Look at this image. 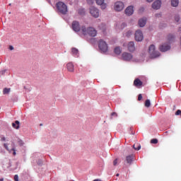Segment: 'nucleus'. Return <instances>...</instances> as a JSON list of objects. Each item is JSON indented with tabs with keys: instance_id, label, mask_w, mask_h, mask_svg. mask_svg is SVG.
I'll use <instances>...</instances> for the list:
<instances>
[{
	"instance_id": "1",
	"label": "nucleus",
	"mask_w": 181,
	"mask_h": 181,
	"mask_svg": "<svg viewBox=\"0 0 181 181\" xmlns=\"http://www.w3.org/2000/svg\"><path fill=\"white\" fill-rule=\"evenodd\" d=\"M81 33L84 35H89L92 37H95L97 36V30L94 29L93 27L86 28V26L83 25L81 27Z\"/></svg>"
},
{
	"instance_id": "2",
	"label": "nucleus",
	"mask_w": 181,
	"mask_h": 181,
	"mask_svg": "<svg viewBox=\"0 0 181 181\" xmlns=\"http://www.w3.org/2000/svg\"><path fill=\"white\" fill-rule=\"evenodd\" d=\"M56 8L58 12H59V13H62V15H67V13L69 12V9L67 8V5L63 3V1L57 2L56 4Z\"/></svg>"
},
{
	"instance_id": "3",
	"label": "nucleus",
	"mask_w": 181,
	"mask_h": 181,
	"mask_svg": "<svg viewBox=\"0 0 181 181\" xmlns=\"http://www.w3.org/2000/svg\"><path fill=\"white\" fill-rule=\"evenodd\" d=\"M148 53L151 59H156V57H159V56H160V53L156 51L155 45H150L148 48Z\"/></svg>"
},
{
	"instance_id": "4",
	"label": "nucleus",
	"mask_w": 181,
	"mask_h": 181,
	"mask_svg": "<svg viewBox=\"0 0 181 181\" xmlns=\"http://www.w3.org/2000/svg\"><path fill=\"white\" fill-rule=\"evenodd\" d=\"M98 47L103 53H105L108 50V45H107V42L103 40L99 41Z\"/></svg>"
},
{
	"instance_id": "5",
	"label": "nucleus",
	"mask_w": 181,
	"mask_h": 181,
	"mask_svg": "<svg viewBox=\"0 0 181 181\" xmlns=\"http://www.w3.org/2000/svg\"><path fill=\"white\" fill-rule=\"evenodd\" d=\"M90 13L93 16V18H98V16H100V11H98V8L94 6L90 7Z\"/></svg>"
},
{
	"instance_id": "6",
	"label": "nucleus",
	"mask_w": 181,
	"mask_h": 181,
	"mask_svg": "<svg viewBox=\"0 0 181 181\" xmlns=\"http://www.w3.org/2000/svg\"><path fill=\"white\" fill-rule=\"evenodd\" d=\"M71 28L74 32H81V28L80 27V23L78 21H73L71 24Z\"/></svg>"
},
{
	"instance_id": "7",
	"label": "nucleus",
	"mask_w": 181,
	"mask_h": 181,
	"mask_svg": "<svg viewBox=\"0 0 181 181\" xmlns=\"http://www.w3.org/2000/svg\"><path fill=\"white\" fill-rule=\"evenodd\" d=\"M135 40L136 42H142L144 40V34H142V31L138 30L135 33Z\"/></svg>"
},
{
	"instance_id": "8",
	"label": "nucleus",
	"mask_w": 181,
	"mask_h": 181,
	"mask_svg": "<svg viewBox=\"0 0 181 181\" xmlns=\"http://www.w3.org/2000/svg\"><path fill=\"white\" fill-rule=\"evenodd\" d=\"M124 6H125L124 5V3H122V1H117L115 4V11H117V12H121V11L124 9Z\"/></svg>"
},
{
	"instance_id": "9",
	"label": "nucleus",
	"mask_w": 181,
	"mask_h": 181,
	"mask_svg": "<svg viewBox=\"0 0 181 181\" xmlns=\"http://www.w3.org/2000/svg\"><path fill=\"white\" fill-rule=\"evenodd\" d=\"M11 145H12V148L11 149H9V147H8L7 144H4V146L5 149H6V151H9L10 153L13 151V156H15L16 155V148H15V143L12 142Z\"/></svg>"
},
{
	"instance_id": "10",
	"label": "nucleus",
	"mask_w": 181,
	"mask_h": 181,
	"mask_svg": "<svg viewBox=\"0 0 181 181\" xmlns=\"http://www.w3.org/2000/svg\"><path fill=\"white\" fill-rule=\"evenodd\" d=\"M160 52H168L170 50V44H163L159 47Z\"/></svg>"
},
{
	"instance_id": "11",
	"label": "nucleus",
	"mask_w": 181,
	"mask_h": 181,
	"mask_svg": "<svg viewBox=\"0 0 181 181\" xmlns=\"http://www.w3.org/2000/svg\"><path fill=\"white\" fill-rule=\"evenodd\" d=\"M122 57L125 62H129L130 60H132V54L128 52H124Z\"/></svg>"
},
{
	"instance_id": "12",
	"label": "nucleus",
	"mask_w": 181,
	"mask_h": 181,
	"mask_svg": "<svg viewBox=\"0 0 181 181\" xmlns=\"http://www.w3.org/2000/svg\"><path fill=\"white\" fill-rule=\"evenodd\" d=\"M161 5H162V1H160V0H156L153 3L152 8L153 9L158 10L160 8Z\"/></svg>"
},
{
	"instance_id": "13",
	"label": "nucleus",
	"mask_w": 181,
	"mask_h": 181,
	"mask_svg": "<svg viewBox=\"0 0 181 181\" xmlns=\"http://www.w3.org/2000/svg\"><path fill=\"white\" fill-rule=\"evenodd\" d=\"M125 13L127 16H131L134 13V6H129L125 10Z\"/></svg>"
},
{
	"instance_id": "14",
	"label": "nucleus",
	"mask_w": 181,
	"mask_h": 181,
	"mask_svg": "<svg viewBox=\"0 0 181 181\" xmlns=\"http://www.w3.org/2000/svg\"><path fill=\"white\" fill-rule=\"evenodd\" d=\"M105 0H95L97 5L101 6V9H105L107 8V4L104 3Z\"/></svg>"
},
{
	"instance_id": "15",
	"label": "nucleus",
	"mask_w": 181,
	"mask_h": 181,
	"mask_svg": "<svg viewBox=\"0 0 181 181\" xmlns=\"http://www.w3.org/2000/svg\"><path fill=\"white\" fill-rule=\"evenodd\" d=\"M127 49L129 52H134L135 50V44L134 43V42H129L127 45Z\"/></svg>"
},
{
	"instance_id": "16",
	"label": "nucleus",
	"mask_w": 181,
	"mask_h": 181,
	"mask_svg": "<svg viewBox=\"0 0 181 181\" xmlns=\"http://www.w3.org/2000/svg\"><path fill=\"white\" fill-rule=\"evenodd\" d=\"M66 69L68 71H70L71 73H73L74 71V64L73 63L69 62L66 64Z\"/></svg>"
},
{
	"instance_id": "17",
	"label": "nucleus",
	"mask_w": 181,
	"mask_h": 181,
	"mask_svg": "<svg viewBox=\"0 0 181 181\" xmlns=\"http://www.w3.org/2000/svg\"><path fill=\"white\" fill-rule=\"evenodd\" d=\"M142 84H144V83L139 78H136L134 81V86H135V87H141Z\"/></svg>"
},
{
	"instance_id": "18",
	"label": "nucleus",
	"mask_w": 181,
	"mask_h": 181,
	"mask_svg": "<svg viewBox=\"0 0 181 181\" xmlns=\"http://www.w3.org/2000/svg\"><path fill=\"white\" fill-rule=\"evenodd\" d=\"M145 25H146V18H141L139 21V26H140V28H144Z\"/></svg>"
},
{
	"instance_id": "19",
	"label": "nucleus",
	"mask_w": 181,
	"mask_h": 181,
	"mask_svg": "<svg viewBox=\"0 0 181 181\" xmlns=\"http://www.w3.org/2000/svg\"><path fill=\"white\" fill-rule=\"evenodd\" d=\"M126 162L129 165H131L134 162V155L127 156L126 157Z\"/></svg>"
},
{
	"instance_id": "20",
	"label": "nucleus",
	"mask_w": 181,
	"mask_h": 181,
	"mask_svg": "<svg viewBox=\"0 0 181 181\" xmlns=\"http://www.w3.org/2000/svg\"><path fill=\"white\" fill-rule=\"evenodd\" d=\"M71 53L73 56L75 57H78L79 53H78V49L77 48L73 47L71 48Z\"/></svg>"
},
{
	"instance_id": "21",
	"label": "nucleus",
	"mask_w": 181,
	"mask_h": 181,
	"mask_svg": "<svg viewBox=\"0 0 181 181\" xmlns=\"http://www.w3.org/2000/svg\"><path fill=\"white\" fill-rule=\"evenodd\" d=\"M179 5V0H171V6L176 8Z\"/></svg>"
},
{
	"instance_id": "22",
	"label": "nucleus",
	"mask_w": 181,
	"mask_h": 181,
	"mask_svg": "<svg viewBox=\"0 0 181 181\" xmlns=\"http://www.w3.org/2000/svg\"><path fill=\"white\" fill-rule=\"evenodd\" d=\"M12 127L15 128V129H19V121L16 120L15 123H12Z\"/></svg>"
},
{
	"instance_id": "23",
	"label": "nucleus",
	"mask_w": 181,
	"mask_h": 181,
	"mask_svg": "<svg viewBox=\"0 0 181 181\" xmlns=\"http://www.w3.org/2000/svg\"><path fill=\"white\" fill-rule=\"evenodd\" d=\"M133 148H134V149H135V151H139V149H141V144H139L138 143H135L133 145Z\"/></svg>"
},
{
	"instance_id": "24",
	"label": "nucleus",
	"mask_w": 181,
	"mask_h": 181,
	"mask_svg": "<svg viewBox=\"0 0 181 181\" xmlns=\"http://www.w3.org/2000/svg\"><path fill=\"white\" fill-rule=\"evenodd\" d=\"M114 52L115 54H121V48H119V47H117L116 48H115Z\"/></svg>"
},
{
	"instance_id": "25",
	"label": "nucleus",
	"mask_w": 181,
	"mask_h": 181,
	"mask_svg": "<svg viewBox=\"0 0 181 181\" xmlns=\"http://www.w3.org/2000/svg\"><path fill=\"white\" fill-rule=\"evenodd\" d=\"M145 107H146V108H149V107H151V100H149V99H147L145 101Z\"/></svg>"
},
{
	"instance_id": "26",
	"label": "nucleus",
	"mask_w": 181,
	"mask_h": 181,
	"mask_svg": "<svg viewBox=\"0 0 181 181\" xmlns=\"http://www.w3.org/2000/svg\"><path fill=\"white\" fill-rule=\"evenodd\" d=\"M11 93V88H5L3 90V94H9Z\"/></svg>"
},
{
	"instance_id": "27",
	"label": "nucleus",
	"mask_w": 181,
	"mask_h": 181,
	"mask_svg": "<svg viewBox=\"0 0 181 181\" xmlns=\"http://www.w3.org/2000/svg\"><path fill=\"white\" fill-rule=\"evenodd\" d=\"M175 39V36L172 34L168 35V40L170 42L171 40H173Z\"/></svg>"
},
{
	"instance_id": "28",
	"label": "nucleus",
	"mask_w": 181,
	"mask_h": 181,
	"mask_svg": "<svg viewBox=\"0 0 181 181\" xmlns=\"http://www.w3.org/2000/svg\"><path fill=\"white\" fill-rule=\"evenodd\" d=\"M151 144H158V139H153L151 140Z\"/></svg>"
},
{
	"instance_id": "29",
	"label": "nucleus",
	"mask_w": 181,
	"mask_h": 181,
	"mask_svg": "<svg viewBox=\"0 0 181 181\" xmlns=\"http://www.w3.org/2000/svg\"><path fill=\"white\" fill-rule=\"evenodd\" d=\"M117 163H118V159L116 158V159L113 161V165H114V166H117Z\"/></svg>"
},
{
	"instance_id": "30",
	"label": "nucleus",
	"mask_w": 181,
	"mask_h": 181,
	"mask_svg": "<svg viewBox=\"0 0 181 181\" xmlns=\"http://www.w3.org/2000/svg\"><path fill=\"white\" fill-rule=\"evenodd\" d=\"M14 180L19 181V176L18 175H14Z\"/></svg>"
},
{
	"instance_id": "31",
	"label": "nucleus",
	"mask_w": 181,
	"mask_h": 181,
	"mask_svg": "<svg viewBox=\"0 0 181 181\" xmlns=\"http://www.w3.org/2000/svg\"><path fill=\"white\" fill-rule=\"evenodd\" d=\"M175 19L176 22H179V21H180V17H179V16H176L175 17Z\"/></svg>"
},
{
	"instance_id": "32",
	"label": "nucleus",
	"mask_w": 181,
	"mask_h": 181,
	"mask_svg": "<svg viewBox=\"0 0 181 181\" xmlns=\"http://www.w3.org/2000/svg\"><path fill=\"white\" fill-rule=\"evenodd\" d=\"M142 100V94H139L138 96V101H141Z\"/></svg>"
},
{
	"instance_id": "33",
	"label": "nucleus",
	"mask_w": 181,
	"mask_h": 181,
	"mask_svg": "<svg viewBox=\"0 0 181 181\" xmlns=\"http://www.w3.org/2000/svg\"><path fill=\"white\" fill-rule=\"evenodd\" d=\"M86 1H87L88 4H89V5H91V4H93V2L94 0H86Z\"/></svg>"
},
{
	"instance_id": "34",
	"label": "nucleus",
	"mask_w": 181,
	"mask_h": 181,
	"mask_svg": "<svg viewBox=\"0 0 181 181\" xmlns=\"http://www.w3.org/2000/svg\"><path fill=\"white\" fill-rule=\"evenodd\" d=\"M78 13H80V15H83V13H84V10H79L78 11Z\"/></svg>"
},
{
	"instance_id": "35",
	"label": "nucleus",
	"mask_w": 181,
	"mask_h": 181,
	"mask_svg": "<svg viewBox=\"0 0 181 181\" xmlns=\"http://www.w3.org/2000/svg\"><path fill=\"white\" fill-rule=\"evenodd\" d=\"M131 35H132V32L128 31V32H127V37H129V36H131Z\"/></svg>"
},
{
	"instance_id": "36",
	"label": "nucleus",
	"mask_w": 181,
	"mask_h": 181,
	"mask_svg": "<svg viewBox=\"0 0 181 181\" xmlns=\"http://www.w3.org/2000/svg\"><path fill=\"white\" fill-rule=\"evenodd\" d=\"M111 116L112 117H114V116L117 117V113L116 112H112Z\"/></svg>"
},
{
	"instance_id": "37",
	"label": "nucleus",
	"mask_w": 181,
	"mask_h": 181,
	"mask_svg": "<svg viewBox=\"0 0 181 181\" xmlns=\"http://www.w3.org/2000/svg\"><path fill=\"white\" fill-rule=\"evenodd\" d=\"M1 141H6V139L5 137L1 138Z\"/></svg>"
},
{
	"instance_id": "38",
	"label": "nucleus",
	"mask_w": 181,
	"mask_h": 181,
	"mask_svg": "<svg viewBox=\"0 0 181 181\" xmlns=\"http://www.w3.org/2000/svg\"><path fill=\"white\" fill-rule=\"evenodd\" d=\"M122 26L123 28H125V26H127V24L122 23Z\"/></svg>"
},
{
	"instance_id": "39",
	"label": "nucleus",
	"mask_w": 181,
	"mask_h": 181,
	"mask_svg": "<svg viewBox=\"0 0 181 181\" xmlns=\"http://www.w3.org/2000/svg\"><path fill=\"white\" fill-rule=\"evenodd\" d=\"M9 49H10L11 50H13V46H10V47H9Z\"/></svg>"
},
{
	"instance_id": "40",
	"label": "nucleus",
	"mask_w": 181,
	"mask_h": 181,
	"mask_svg": "<svg viewBox=\"0 0 181 181\" xmlns=\"http://www.w3.org/2000/svg\"><path fill=\"white\" fill-rule=\"evenodd\" d=\"M153 0H147V2H153Z\"/></svg>"
},
{
	"instance_id": "41",
	"label": "nucleus",
	"mask_w": 181,
	"mask_h": 181,
	"mask_svg": "<svg viewBox=\"0 0 181 181\" xmlns=\"http://www.w3.org/2000/svg\"><path fill=\"white\" fill-rule=\"evenodd\" d=\"M0 181H4V178L0 179Z\"/></svg>"
},
{
	"instance_id": "42",
	"label": "nucleus",
	"mask_w": 181,
	"mask_h": 181,
	"mask_svg": "<svg viewBox=\"0 0 181 181\" xmlns=\"http://www.w3.org/2000/svg\"><path fill=\"white\" fill-rule=\"evenodd\" d=\"M116 176H117V177H118V176H119V173H117V174L116 175Z\"/></svg>"
},
{
	"instance_id": "43",
	"label": "nucleus",
	"mask_w": 181,
	"mask_h": 181,
	"mask_svg": "<svg viewBox=\"0 0 181 181\" xmlns=\"http://www.w3.org/2000/svg\"><path fill=\"white\" fill-rule=\"evenodd\" d=\"M4 73H5V71H2V74H4Z\"/></svg>"
},
{
	"instance_id": "44",
	"label": "nucleus",
	"mask_w": 181,
	"mask_h": 181,
	"mask_svg": "<svg viewBox=\"0 0 181 181\" xmlns=\"http://www.w3.org/2000/svg\"><path fill=\"white\" fill-rule=\"evenodd\" d=\"M141 10L144 11V8H142Z\"/></svg>"
}]
</instances>
